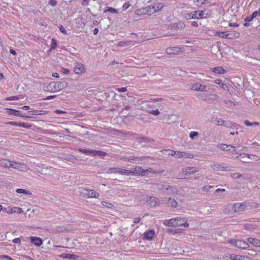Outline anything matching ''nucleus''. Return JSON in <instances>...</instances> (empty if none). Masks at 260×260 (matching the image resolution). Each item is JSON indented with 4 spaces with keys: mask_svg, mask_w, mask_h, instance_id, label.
<instances>
[{
    "mask_svg": "<svg viewBox=\"0 0 260 260\" xmlns=\"http://www.w3.org/2000/svg\"><path fill=\"white\" fill-rule=\"evenodd\" d=\"M164 6V4L162 3H156L137 10L136 13L137 14L140 13L143 14H153L160 11Z\"/></svg>",
    "mask_w": 260,
    "mask_h": 260,
    "instance_id": "f257e3e1",
    "label": "nucleus"
},
{
    "mask_svg": "<svg viewBox=\"0 0 260 260\" xmlns=\"http://www.w3.org/2000/svg\"><path fill=\"white\" fill-rule=\"evenodd\" d=\"M68 86V83L64 81L58 82H51L49 84L45 86V90L50 92L59 91L65 88Z\"/></svg>",
    "mask_w": 260,
    "mask_h": 260,
    "instance_id": "f03ea898",
    "label": "nucleus"
},
{
    "mask_svg": "<svg viewBox=\"0 0 260 260\" xmlns=\"http://www.w3.org/2000/svg\"><path fill=\"white\" fill-rule=\"evenodd\" d=\"M164 224L169 226H183L185 228L189 226V223L185 221V219L181 217L173 218L169 220H166L164 221Z\"/></svg>",
    "mask_w": 260,
    "mask_h": 260,
    "instance_id": "7ed1b4c3",
    "label": "nucleus"
},
{
    "mask_svg": "<svg viewBox=\"0 0 260 260\" xmlns=\"http://www.w3.org/2000/svg\"><path fill=\"white\" fill-rule=\"evenodd\" d=\"M246 206L245 203H237L233 204H229L226 207L229 210H232L233 212H240L246 210Z\"/></svg>",
    "mask_w": 260,
    "mask_h": 260,
    "instance_id": "20e7f679",
    "label": "nucleus"
},
{
    "mask_svg": "<svg viewBox=\"0 0 260 260\" xmlns=\"http://www.w3.org/2000/svg\"><path fill=\"white\" fill-rule=\"evenodd\" d=\"M11 168L23 172H26L29 170V167L25 164L16 162L13 160L11 161Z\"/></svg>",
    "mask_w": 260,
    "mask_h": 260,
    "instance_id": "39448f33",
    "label": "nucleus"
},
{
    "mask_svg": "<svg viewBox=\"0 0 260 260\" xmlns=\"http://www.w3.org/2000/svg\"><path fill=\"white\" fill-rule=\"evenodd\" d=\"M83 196L86 198H97L99 197L100 194L96 191L87 189V188H84L83 189L82 192Z\"/></svg>",
    "mask_w": 260,
    "mask_h": 260,
    "instance_id": "423d86ee",
    "label": "nucleus"
},
{
    "mask_svg": "<svg viewBox=\"0 0 260 260\" xmlns=\"http://www.w3.org/2000/svg\"><path fill=\"white\" fill-rule=\"evenodd\" d=\"M230 243L234 245V246L241 249H246L249 245L248 243L244 241L240 240H231L229 241Z\"/></svg>",
    "mask_w": 260,
    "mask_h": 260,
    "instance_id": "0eeeda50",
    "label": "nucleus"
},
{
    "mask_svg": "<svg viewBox=\"0 0 260 260\" xmlns=\"http://www.w3.org/2000/svg\"><path fill=\"white\" fill-rule=\"evenodd\" d=\"M199 168L196 167H187L183 168L181 174L182 176H186L193 174L199 171Z\"/></svg>",
    "mask_w": 260,
    "mask_h": 260,
    "instance_id": "6e6552de",
    "label": "nucleus"
},
{
    "mask_svg": "<svg viewBox=\"0 0 260 260\" xmlns=\"http://www.w3.org/2000/svg\"><path fill=\"white\" fill-rule=\"evenodd\" d=\"M144 199L150 202L149 204L151 206L155 207L159 205V199L156 197L146 196Z\"/></svg>",
    "mask_w": 260,
    "mask_h": 260,
    "instance_id": "1a4fd4ad",
    "label": "nucleus"
},
{
    "mask_svg": "<svg viewBox=\"0 0 260 260\" xmlns=\"http://www.w3.org/2000/svg\"><path fill=\"white\" fill-rule=\"evenodd\" d=\"M12 160L6 158H0V167L3 169L11 168Z\"/></svg>",
    "mask_w": 260,
    "mask_h": 260,
    "instance_id": "9d476101",
    "label": "nucleus"
},
{
    "mask_svg": "<svg viewBox=\"0 0 260 260\" xmlns=\"http://www.w3.org/2000/svg\"><path fill=\"white\" fill-rule=\"evenodd\" d=\"M4 211H5L6 213L9 214H12L14 213H17L18 214H21L23 212V210L21 208L19 207H14L12 208L10 207H8V208H4Z\"/></svg>",
    "mask_w": 260,
    "mask_h": 260,
    "instance_id": "9b49d317",
    "label": "nucleus"
},
{
    "mask_svg": "<svg viewBox=\"0 0 260 260\" xmlns=\"http://www.w3.org/2000/svg\"><path fill=\"white\" fill-rule=\"evenodd\" d=\"M10 111L9 114L10 115H13L16 116H19L25 118H32V117L30 116H26V115L22 114L21 112L19 110H14L9 109Z\"/></svg>",
    "mask_w": 260,
    "mask_h": 260,
    "instance_id": "f8f14e48",
    "label": "nucleus"
},
{
    "mask_svg": "<svg viewBox=\"0 0 260 260\" xmlns=\"http://www.w3.org/2000/svg\"><path fill=\"white\" fill-rule=\"evenodd\" d=\"M191 89L194 91H200L204 92L207 91L206 86L205 85H202L199 83L192 84Z\"/></svg>",
    "mask_w": 260,
    "mask_h": 260,
    "instance_id": "ddd939ff",
    "label": "nucleus"
},
{
    "mask_svg": "<svg viewBox=\"0 0 260 260\" xmlns=\"http://www.w3.org/2000/svg\"><path fill=\"white\" fill-rule=\"evenodd\" d=\"M243 258H244V257H242L241 256L237 255L234 254H227L223 256V258L225 260H242Z\"/></svg>",
    "mask_w": 260,
    "mask_h": 260,
    "instance_id": "4468645a",
    "label": "nucleus"
},
{
    "mask_svg": "<svg viewBox=\"0 0 260 260\" xmlns=\"http://www.w3.org/2000/svg\"><path fill=\"white\" fill-rule=\"evenodd\" d=\"M165 190L168 191V194L170 196L178 194L179 193L178 190L176 187L170 185L167 186Z\"/></svg>",
    "mask_w": 260,
    "mask_h": 260,
    "instance_id": "2eb2a0df",
    "label": "nucleus"
},
{
    "mask_svg": "<svg viewBox=\"0 0 260 260\" xmlns=\"http://www.w3.org/2000/svg\"><path fill=\"white\" fill-rule=\"evenodd\" d=\"M166 204L168 207L174 208H177L178 206L177 201L174 199L171 198H168Z\"/></svg>",
    "mask_w": 260,
    "mask_h": 260,
    "instance_id": "dca6fc26",
    "label": "nucleus"
},
{
    "mask_svg": "<svg viewBox=\"0 0 260 260\" xmlns=\"http://www.w3.org/2000/svg\"><path fill=\"white\" fill-rule=\"evenodd\" d=\"M137 42L135 41H131V40H127V41H122L119 42L117 46L119 47H124V46H127L129 45H134L135 44H136Z\"/></svg>",
    "mask_w": 260,
    "mask_h": 260,
    "instance_id": "f3484780",
    "label": "nucleus"
},
{
    "mask_svg": "<svg viewBox=\"0 0 260 260\" xmlns=\"http://www.w3.org/2000/svg\"><path fill=\"white\" fill-rule=\"evenodd\" d=\"M74 72L76 74H81L84 72V68L82 64L77 63L76 67L74 68Z\"/></svg>",
    "mask_w": 260,
    "mask_h": 260,
    "instance_id": "a211bd4d",
    "label": "nucleus"
},
{
    "mask_svg": "<svg viewBox=\"0 0 260 260\" xmlns=\"http://www.w3.org/2000/svg\"><path fill=\"white\" fill-rule=\"evenodd\" d=\"M217 147L223 151H229L231 150V148H235V147L231 145H227L224 144H219Z\"/></svg>",
    "mask_w": 260,
    "mask_h": 260,
    "instance_id": "6ab92c4d",
    "label": "nucleus"
},
{
    "mask_svg": "<svg viewBox=\"0 0 260 260\" xmlns=\"http://www.w3.org/2000/svg\"><path fill=\"white\" fill-rule=\"evenodd\" d=\"M30 241L37 246H40L43 243V241L41 238L36 237H31Z\"/></svg>",
    "mask_w": 260,
    "mask_h": 260,
    "instance_id": "aec40b11",
    "label": "nucleus"
},
{
    "mask_svg": "<svg viewBox=\"0 0 260 260\" xmlns=\"http://www.w3.org/2000/svg\"><path fill=\"white\" fill-rule=\"evenodd\" d=\"M149 170V169L144 170L141 167L137 166L135 168L134 171L135 172V174L143 175L144 173H147Z\"/></svg>",
    "mask_w": 260,
    "mask_h": 260,
    "instance_id": "412c9836",
    "label": "nucleus"
},
{
    "mask_svg": "<svg viewBox=\"0 0 260 260\" xmlns=\"http://www.w3.org/2000/svg\"><path fill=\"white\" fill-rule=\"evenodd\" d=\"M154 234L155 232L153 230H150L145 232L144 238L146 239L151 240L153 238Z\"/></svg>",
    "mask_w": 260,
    "mask_h": 260,
    "instance_id": "4be33fe9",
    "label": "nucleus"
},
{
    "mask_svg": "<svg viewBox=\"0 0 260 260\" xmlns=\"http://www.w3.org/2000/svg\"><path fill=\"white\" fill-rule=\"evenodd\" d=\"M247 241L254 246L260 247V240L253 238H249L247 239Z\"/></svg>",
    "mask_w": 260,
    "mask_h": 260,
    "instance_id": "5701e85b",
    "label": "nucleus"
},
{
    "mask_svg": "<svg viewBox=\"0 0 260 260\" xmlns=\"http://www.w3.org/2000/svg\"><path fill=\"white\" fill-rule=\"evenodd\" d=\"M203 12L202 11H193L192 12L191 17L193 19H199L202 18Z\"/></svg>",
    "mask_w": 260,
    "mask_h": 260,
    "instance_id": "b1692460",
    "label": "nucleus"
},
{
    "mask_svg": "<svg viewBox=\"0 0 260 260\" xmlns=\"http://www.w3.org/2000/svg\"><path fill=\"white\" fill-rule=\"evenodd\" d=\"M143 159L141 157H136L134 158H128L127 161L131 163L141 164Z\"/></svg>",
    "mask_w": 260,
    "mask_h": 260,
    "instance_id": "393cba45",
    "label": "nucleus"
},
{
    "mask_svg": "<svg viewBox=\"0 0 260 260\" xmlns=\"http://www.w3.org/2000/svg\"><path fill=\"white\" fill-rule=\"evenodd\" d=\"M211 70L213 72L218 74H222L225 73V70L221 67H215L213 69H211Z\"/></svg>",
    "mask_w": 260,
    "mask_h": 260,
    "instance_id": "a878e982",
    "label": "nucleus"
},
{
    "mask_svg": "<svg viewBox=\"0 0 260 260\" xmlns=\"http://www.w3.org/2000/svg\"><path fill=\"white\" fill-rule=\"evenodd\" d=\"M106 153L101 150H93L92 156H99L103 157L106 155Z\"/></svg>",
    "mask_w": 260,
    "mask_h": 260,
    "instance_id": "bb28decb",
    "label": "nucleus"
},
{
    "mask_svg": "<svg viewBox=\"0 0 260 260\" xmlns=\"http://www.w3.org/2000/svg\"><path fill=\"white\" fill-rule=\"evenodd\" d=\"M239 156H240V160L244 163H248L249 162V160L248 157V154L243 153L240 154Z\"/></svg>",
    "mask_w": 260,
    "mask_h": 260,
    "instance_id": "cd10ccee",
    "label": "nucleus"
},
{
    "mask_svg": "<svg viewBox=\"0 0 260 260\" xmlns=\"http://www.w3.org/2000/svg\"><path fill=\"white\" fill-rule=\"evenodd\" d=\"M216 84L219 85L223 89L225 90H229L228 86L224 83H222L221 80L220 79H216L214 81Z\"/></svg>",
    "mask_w": 260,
    "mask_h": 260,
    "instance_id": "c85d7f7f",
    "label": "nucleus"
},
{
    "mask_svg": "<svg viewBox=\"0 0 260 260\" xmlns=\"http://www.w3.org/2000/svg\"><path fill=\"white\" fill-rule=\"evenodd\" d=\"M16 192L18 193H23L25 195H31L32 193L30 191L28 190H26L24 189L18 188L16 190Z\"/></svg>",
    "mask_w": 260,
    "mask_h": 260,
    "instance_id": "c756f323",
    "label": "nucleus"
},
{
    "mask_svg": "<svg viewBox=\"0 0 260 260\" xmlns=\"http://www.w3.org/2000/svg\"><path fill=\"white\" fill-rule=\"evenodd\" d=\"M216 124L218 125H224L226 127H230V124L228 122L225 123L224 121L221 118H217L215 120Z\"/></svg>",
    "mask_w": 260,
    "mask_h": 260,
    "instance_id": "7c9ffc66",
    "label": "nucleus"
},
{
    "mask_svg": "<svg viewBox=\"0 0 260 260\" xmlns=\"http://www.w3.org/2000/svg\"><path fill=\"white\" fill-rule=\"evenodd\" d=\"M211 168L214 171L226 170L225 168L219 165H213L211 166Z\"/></svg>",
    "mask_w": 260,
    "mask_h": 260,
    "instance_id": "2f4dec72",
    "label": "nucleus"
},
{
    "mask_svg": "<svg viewBox=\"0 0 260 260\" xmlns=\"http://www.w3.org/2000/svg\"><path fill=\"white\" fill-rule=\"evenodd\" d=\"M144 110H146L149 114H151L154 116L158 115L160 113L159 111L157 109L151 110L150 109H147V107H144Z\"/></svg>",
    "mask_w": 260,
    "mask_h": 260,
    "instance_id": "473e14b6",
    "label": "nucleus"
},
{
    "mask_svg": "<svg viewBox=\"0 0 260 260\" xmlns=\"http://www.w3.org/2000/svg\"><path fill=\"white\" fill-rule=\"evenodd\" d=\"M78 151L80 152L83 153H85L86 154L92 155L93 150H92V149L79 148L78 149Z\"/></svg>",
    "mask_w": 260,
    "mask_h": 260,
    "instance_id": "72a5a7b5",
    "label": "nucleus"
},
{
    "mask_svg": "<svg viewBox=\"0 0 260 260\" xmlns=\"http://www.w3.org/2000/svg\"><path fill=\"white\" fill-rule=\"evenodd\" d=\"M162 152L165 155H168L175 156L176 151L163 150H162Z\"/></svg>",
    "mask_w": 260,
    "mask_h": 260,
    "instance_id": "f704fd0d",
    "label": "nucleus"
},
{
    "mask_svg": "<svg viewBox=\"0 0 260 260\" xmlns=\"http://www.w3.org/2000/svg\"><path fill=\"white\" fill-rule=\"evenodd\" d=\"M123 169L119 168H111L109 170V172L110 173H119L120 174V170H122Z\"/></svg>",
    "mask_w": 260,
    "mask_h": 260,
    "instance_id": "c9c22d12",
    "label": "nucleus"
},
{
    "mask_svg": "<svg viewBox=\"0 0 260 260\" xmlns=\"http://www.w3.org/2000/svg\"><path fill=\"white\" fill-rule=\"evenodd\" d=\"M120 174H132L133 175H135V172L134 171H129V170L123 169L122 170H120Z\"/></svg>",
    "mask_w": 260,
    "mask_h": 260,
    "instance_id": "e433bc0d",
    "label": "nucleus"
},
{
    "mask_svg": "<svg viewBox=\"0 0 260 260\" xmlns=\"http://www.w3.org/2000/svg\"><path fill=\"white\" fill-rule=\"evenodd\" d=\"M244 124L246 125V126H257L259 125V123L257 122H250L248 120H245L244 121Z\"/></svg>",
    "mask_w": 260,
    "mask_h": 260,
    "instance_id": "4c0bfd02",
    "label": "nucleus"
},
{
    "mask_svg": "<svg viewBox=\"0 0 260 260\" xmlns=\"http://www.w3.org/2000/svg\"><path fill=\"white\" fill-rule=\"evenodd\" d=\"M20 127H23L26 128H30L32 127V125L27 123L20 122Z\"/></svg>",
    "mask_w": 260,
    "mask_h": 260,
    "instance_id": "58836bf2",
    "label": "nucleus"
},
{
    "mask_svg": "<svg viewBox=\"0 0 260 260\" xmlns=\"http://www.w3.org/2000/svg\"><path fill=\"white\" fill-rule=\"evenodd\" d=\"M248 157L249 160H253L255 161H257L259 160V157L253 154H248Z\"/></svg>",
    "mask_w": 260,
    "mask_h": 260,
    "instance_id": "ea45409f",
    "label": "nucleus"
},
{
    "mask_svg": "<svg viewBox=\"0 0 260 260\" xmlns=\"http://www.w3.org/2000/svg\"><path fill=\"white\" fill-rule=\"evenodd\" d=\"M57 47V42L54 39H52L50 49H54Z\"/></svg>",
    "mask_w": 260,
    "mask_h": 260,
    "instance_id": "a19ab883",
    "label": "nucleus"
},
{
    "mask_svg": "<svg viewBox=\"0 0 260 260\" xmlns=\"http://www.w3.org/2000/svg\"><path fill=\"white\" fill-rule=\"evenodd\" d=\"M182 157L192 158L193 157V155L190 153H188L185 152H182Z\"/></svg>",
    "mask_w": 260,
    "mask_h": 260,
    "instance_id": "79ce46f5",
    "label": "nucleus"
},
{
    "mask_svg": "<svg viewBox=\"0 0 260 260\" xmlns=\"http://www.w3.org/2000/svg\"><path fill=\"white\" fill-rule=\"evenodd\" d=\"M206 0H194V3L197 6H200L204 4Z\"/></svg>",
    "mask_w": 260,
    "mask_h": 260,
    "instance_id": "37998d69",
    "label": "nucleus"
},
{
    "mask_svg": "<svg viewBox=\"0 0 260 260\" xmlns=\"http://www.w3.org/2000/svg\"><path fill=\"white\" fill-rule=\"evenodd\" d=\"M143 106H142V108L144 110V107H147V109H149L151 108H153L154 107L153 105L149 104L147 102H144L143 103Z\"/></svg>",
    "mask_w": 260,
    "mask_h": 260,
    "instance_id": "c03bdc74",
    "label": "nucleus"
},
{
    "mask_svg": "<svg viewBox=\"0 0 260 260\" xmlns=\"http://www.w3.org/2000/svg\"><path fill=\"white\" fill-rule=\"evenodd\" d=\"M104 13L110 12L112 13H117V10L113 8L112 7H109L108 9L105 10L104 11Z\"/></svg>",
    "mask_w": 260,
    "mask_h": 260,
    "instance_id": "a18cd8bd",
    "label": "nucleus"
},
{
    "mask_svg": "<svg viewBox=\"0 0 260 260\" xmlns=\"http://www.w3.org/2000/svg\"><path fill=\"white\" fill-rule=\"evenodd\" d=\"M209 95L211 97L210 98L208 99V100L214 101V100H217V99H218L219 98V96L217 94H210ZM205 100H207V98H206L205 99Z\"/></svg>",
    "mask_w": 260,
    "mask_h": 260,
    "instance_id": "49530a36",
    "label": "nucleus"
},
{
    "mask_svg": "<svg viewBox=\"0 0 260 260\" xmlns=\"http://www.w3.org/2000/svg\"><path fill=\"white\" fill-rule=\"evenodd\" d=\"M199 133L197 132H191L189 134V137L191 139H194V138L197 136H198Z\"/></svg>",
    "mask_w": 260,
    "mask_h": 260,
    "instance_id": "de8ad7c7",
    "label": "nucleus"
},
{
    "mask_svg": "<svg viewBox=\"0 0 260 260\" xmlns=\"http://www.w3.org/2000/svg\"><path fill=\"white\" fill-rule=\"evenodd\" d=\"M171 48L172 49V51H173V54L174 53H178V52L181 51V48H179V47H171Z\"/></svg>",
    "mask_w": 260,
    "mask_h": 260,
    "instance_id": "09e8293b",
    "label": "nucleus"
},
{
    "mask_svg": "<svg viewBox=\"0 0 260 260\" xmlns=\"http://www.w3.org/2000/svg\"><path fill=\"white\" fill-rule=\"evenodd\" d=\"M242 175L238 173H232L231 174V176L233 178H239L241 177Z\"/></svg>",
    "mask_w": 260,
    "mask_h": 260,
    "instance_id": "8fccbe9b",
    "label": "nucleus"
},
{
    "mask_svg": "<svg viewBox=\"0 0 260 260\" xmlns=\"http://www.w3.org/2000/svg\"><path fill=\"white\" fill-rule=\"evenodd\" d=\"M5 123L7 124H10V125H13V126H20V122L10 121V122H6Z\"/></svg>",
    "mask_w": 260,
    "mask_h": 260,
    "instance_id": "3c124183",
    "label": "nucleus"
},
{
    "mask_svg": "<svg viewBox=\"0 0 260 260\" xmlns=\"http://www.w3.org/2000/svg\"><path fill=\"white\" fill-rule=\"evenodd\" d=\"M251 15L254 18L258 15L260 16V8L257 11L253 12Z\"/></svg>",
    "mask_w": 260,
    "mask_h": 260,
    "instance_id": "603ef678",
    "label": "nucleus"
},
{
    "mask_svg": "<svg viewBox=\"0 0 260 260\" xmlns=\"http://www.w3.org/2000/svg\"><path fill=\"white\" fill-rule=\"evenodd\" d=\"M102 204L103 206H106V207H107L109 208H111L113 207V205L112 204H111L110 203H108L107 202H104V201L102 202Z\"/></svg>",
    "mask_w": 260,
    "mask_h": 260,
    "instance_id": "864d4df0",
    "label": "nucleus"
},
{
    "mask_svg": "<svg viewBox=\"0 0 260 260\" xmlns=\"http://www.w3.org/2000/svg\"><path fill=\"white\" fill-rule=\"evenodd\" d=\"M20 96H10L9 98H8L7 99V100L8 101H11V100H17L20 99Z\"/></svg>",
    "mask_w": 260,
    "mask_h": 260,
    "instance_id": "5fc2aeb1",
    "label": "nucleus"
},
{
    "mask_svg": "<svg viewBox=\"0 0 260 260\" xmlns=\"http://www.w3.org/2000/svg\"><path fill=\"white\" fill-rule=\"evenodd\" d=\"M175 157L177 158H182V154L181 151H176Z\"/></svg>",
    "mask_w": 260,
    "mask_h": 260,
    "instance_id": "6e6d98bb",
    "label": "nucleus"
},
{
    "mask_svg": "<svg viewBox=\"0 0 260 260\" xmlns=\"http://www.w3.org/2000/svg\"><path fill=\"white\" fill-rule=\"evenodd\" d=\"M39 110H33L28 112V114H31L32 115H39Z\"/></svg>",
    "mask_w": 260,
    "mask_h": 260,
    "instance_id": "4d7b16f0",
    "label": "nucleus"
},
{
    "mask_svg": "<svg viewBox=\"0 0 260 260\" xmlns=\"http://www.w3.org/2000/svg\"><path fill=\"white\" fill-rule=\"evenodd\" d=\"M211 188V186L210 185H206L202 187V190L203 191H208L210 188Z\"/></svg>",
    "mask_w": 260,
    "mask_h": 260,
    "instance_id": "13d9d810",
    "label": "nucleus"
},
{
    "mask_svg": "<svg viewBox=\"0 0 260 260\" xmlns=\"http://www.w3.org/2000/svg\"><path fill=\"white\" fill-rule=\"evenodd\" d=\"M49 4L54 7L57 5V2L55 0H49Z\"/></svg>",
    "mask_w": 260,
    "mask_h": 260,
    "instance_id": "bf43d9fd",
    "label": "nucleus"
},
{
    "mask_svg": "<svg viewBox=\"0 0 260 260\" xmlns=\"http://www.w3.org/2000/svg\"><path fill=\"white\" fill-rule=\"evenodd\" d=\"M218 36L221 38H228V35H225V32H218Z\"/></svg>",
    "mask_w": 260,
    "mask_h": 260,
    "instance_id": "052dcab7",
    "label": "nucleus"
},
{
    "mask_svg": "<svg viewBox=\"0 0 260 260\" xmlns=\"http://www.w3.org/2000/svg\"><path fill=\"white\" fill-rule=\"evenodd\" d=\"M224 103L226 105H229V106H232L234 105L233 102L231 100H225Z\"/></svg>",
    "mask_w": 260,
    "mask_h": 260,
    "instance_id": "680f3d73",
    "label": "nucleus"
},
{
    "mask_svg": "<svg viewBox=\"0 0 260 260\" xmlns=\"http://www.w3.org/2000/svg\"><path fill=\"white\" fill-rule=\"evenodd\" d=\"M168 119L172 120V122H174L176 120V116L173 115H169Z\"/></svg>",
    "mask_w": 260,
    "mask_h": 260,
    "instance_id": "e2e57ef3",
    "label": "nucleus"
},
{
    "mask_svg": "<svg viewBox=\"0 0 260 260\" xmlns=\"http://www.w3.org/2000/svg\"><path fill=\"white\" fill-rule=\"evenodd\" d=\"M148 169H149V170L147 172H150V173H151L152 174H159V173H160L162 172V171L158 172V171H153L151 168H148Z\"/></svg>",
    "mask_w": 260,
    "mask_h": 260,
    "instance_id": "0e129e2a",
    "label": "nucleus"
},
{
    "mask_svg": "<svg viewBox=\"0 0 260 260\" xmlns=\"http://www.w3.org/2000/svg\"><path fill=\"white\" fill-rule=\"evenodd\" d=\"M12 242L14 243L20 244L21 243V239L19 238H15L13 240Z\"/></svg>",
    "mask_w": 260,
    "mask_h": 260,
    "instance_id": "69168bd1",
    "label": "nucleus"
},
{
    "mask_svg": "<svg viewBox=\"0 0 260 260\" xmlns=\"http://www.w3.org/2000/svg\"><path fill=\"white\" fill-rule=\"evenodd\" d=\"M59 30L63 34H67V31L66 29L62 25L59 27Z\"/></svg>",
    "mask_w": 260,
    "mask_h": 260,
    "instance_id": "338daca9",
    "label": "nucleus"
},
{
    "mask_svg": "<svg viewBox=\"0 0 260 260\" xmlns=\"http://www.w3.org/2000/svg\"><path fill=\"white\" fill-rule=\"evenodd\" d=\"M254 18L253 17V16L251 15V17H246L245 19H244V21L245 22H250Z\"/></svg>",
    "mask_w": 260,
    "mask_h": 260,
    "instance_id": "774afa93",
    "label": "nucleus"
}]
</instances>
